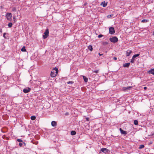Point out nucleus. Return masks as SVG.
I'll use <instances>...</instances> for the list:
<instances>
[{
  "mask_svg": "<svg viewBox=\"0 0 154 154\" xmlns=\"http://www.w3.org/2000/svg\"><path fill=\"white\" fill-rule=\"evenodd\" d=\"M58 70L57 68L55 67L54 69H53L52 70V71H51V77H54L56 76L57 74L58 73Z\"/></svg>",
  "mask_w": 154,
  "mask_h": 154,
  "instance_id": "nucleus-1",
  "label": "nucleus"
},
{
  "mask_svg": "<svg viewBox=\"0 0 154 154\" xmlns=\"http://www.w3.org/2000/svg\"><path fill=\"white\" fill-rule=\"evenodd\" d=\"M110 41L113 43H116L118 41V39L117 38L116 36H114L112 38H109Z\"/></svg>",
  "mask_w": 154,
  "mask_h": 154,
  "instance_id": "nucleus-2",
  "label": "nucleus"
},
{
  "mask_svg": "<svg viewBox=\"0 0 154 154\" xmlns=\"http://www.w3.org/2000/svg\"><path fill=\"white\" fill-rule=\"evenodd\" d=\"M49 30L47 29L44 32V35H43V37L44 39L46 38L49 35Z\"/></svg>",
  "mask_w": 154,
  "mask_h": 154,
  "instance_id": "nucleus-3",
  "label": "nucleus"
},
{
  "mask_svg": "<svg viewBox=\"0 0 154 154\" xmlns=\"http://www.w3.org/2000/svg\"><path fill=\"white\" fill-rule=\"evenodd\" d=\"M12 14L11 13H7L6 14L7 19L8 20H11V17Z\"/></svg>",
  "mask_w": 154,
  "mask_h": 154,
  "instance_id": "nucleus-4",
  "label": "nucleus"
},
{
  "mask_svg": "<svg viewBox=\"0 0 154 154\" xmlns=\"http://www.w3.org/2000/svg\"><path fill=\"white\" fill-rule=\"evenodd\" d=\"M115 33V30L114 28L110 27L109 28V33L110 34H112Z\"/></svg>",
  "mask_w": 154,
  "mask_h": 154,
  "instance_id": "nucleus-5",
  "label": "nucleus"
},
{
  "mask_svg": "<svg viewBox=\"0 0 154 154\" xmlns=\"http://www.w3.org/2000/svg\"><path fill=\"white\" fill-rule=\"evenodd\" d=\"M30 88L27 87L23 89V92L25 93H26L29 92L30 91Z\"/></svg>",
  "mask_w": 154,
  "mask_h": 154,
  "instance_id": "nucleus-6",
  "label": "nucleus"
},
{
  "mask_svg": "<svg viewBox=\"0 0 154 154\" xmlns=\"http://www.w3.org/2000/svg\"><path fill=\"white\" fill-rule=\"evenodd\" d=\"M100 150L105 153L106 154L108 152V149L106 148H102Z\"/></svg>",
  "mask_w": 154,
  "mask_h": 154,
  "instance_id": "nucleus-7",
  "label": "nucleus"
},
{
  "mask_svg": "<svg viewBox=\"0 0 154 154\" xmlns=\"http://www.w3.org/2000/svg\"><path fill=\"white\" fill-rule=\"evenodd\" d=\"M132 53V51L130 50H128L126 51V56H127V57L129 56H130V54H131Z\"/></svg>",
  "mask_w": 154,
  "mask_h": 154,
  "instance_id": "nucleus-8",
  "label": "nucleus"
},
{
  "mask_svg": "<svg viewBox=\"0 0 154 154\" xmlns=\"http://www.w3.org/2000/svg\"><path fill=\"white\" fill-rule=\"evenodd\" d=\"M107 3L105 1L102 2L100 4V5L102 6L103 7H106L107 6Z\"/></svg>",
  "mask_w": 154,
  "mask_h": 154,
  "instance_id": "nucleus-9",
  "label": "nucleus"
},
{
  "mask_svg": "<svg viewBox=\"0 0 154 154\" xmlns=\"http://www.w3.org/2000/svg\"><path fill=\"white\" fill-rule=\"evenodd\" d=\"M121 133L122 134H127L126 131H124L122 130L121 128L119 129Z\"/></svg>",
  "mask_w": 154,
  "mask_h": 154,
  "instance_id": "nucleus-10",
  "label": "nucleus"
},
{
  "mask_svg": "<svg viewBox=\"0 0 154 154\" xmlns=\"http://www.w3.org/2000/svg\"><path fill=\"white\" fill-rule=\"evenodd\" d=\"M51 125L53 127L56 126L57 125V122L55 121H53L51 122Z\"/></svg>",
  "mask_w": 154,
  "mask_h": 154,
  "instance_id": "nucleus-11",
  "label": "nucleus"
},
{
  "mask_svg": "<svg viewBox=\"0 0 154 154\" xmlns=\"http://www.w3.org/2000/svg\"><path fill=\"white\" fill-rule=\"evenodd\" d=\"M148 72L150 74L154 75V68L151 69L149 70L148 71Z\"/></svg>",
  "mask_w": 154,
  "mask_h": 154,
  "instance_id": "nucleus-12",
  "label": "nucleus"
},
{
  "mask_svg": "<svg viewBox=\"0 0 154 154\" xmlns=\"http://www.w3.org/2000/svg\"><path fill=\"white\" fill-rule=\"evenodd\" d=\"M132 87V86H129L127 87H125L123 88V90L125 91L126 90L129 89Z\"/></svg>",
  "mask_w": 154,
  "mask_h": 154,
  "instance_id": "nucleus-13",
  "label": "nucleus"
},
{
  "mask_svg": "<svg viewBox=\"0 0 154 154\" xmlns=\"http://www.w3.org/2000/svg\"><path fill=\"white\" fill-rule=\"evenodd\" d=\"M130 63H125L124 64L123 66L124 67H128L130 65Z\"/></svg>",
  "mask_w": 154,
  "mask_h": 154,
  "instance_id": "nucleus-14",
  "label": "nucleus"
},
{
  "mask_svg": "<svg viewBox=\"0 0 154 154\" xmlns=\"http://www.w3.org/2000/svg\"><path fill=\"white\" fill-rule=\"evenodd\" d=\"M140 55V54H135V55H134L133 57H132V58H135L136 57H138Z\"/></svg>",
  "mask_w": 154,
  "mask_h": 154,
  "instance_id": "nucleus-15",
  "label": "nucleus"
},
{
  "mask_svg": "<svg viewBox=\"0 0 154 154\" xmlns=\"http://www.w3.org/2000/svg\"><path fill=\"white\" fill-rule=\"evenodd\" d=\"M83 79L84 80V81L87 82H88V79L87 78L85 77V76H83Z\"/></svg>",
  "mask_w": 154,
  "mask_h": 154,
  "instance_id": "nucleus-16",
  "label": "nucleus"
},
{
  "mask_svg": "<svg viewBox=\"0 0 154 154\" xmlns=\"http://www.w3.org/2000/svg\"><path fill=\"white\" fill-rule=\"evenodd\" d=\"M88 49L90 51H92L93 48H92V46H91V45H89L88 47Z\"/></svg>",
  "mask_w": 154,
  "mask_h": 154,
  "instance_id": "nucleus-17",
  "label": "nucleus"
},
{
  "mask_svg": "<svg viewBox=\"0 0 154 154\" xmlns=\"http://www.w3.org/2000/svg\"><path fill=\"white\" fill-rule=\"evenodd\" d=\"M76 134V132L75 131H71V134L72 135H75Z\"/></svg>",
  "mask_w": 154,
  "mask_h": 154,
  "instance_id": "nucleus-18",
  "label": "nucleus"
},
{
  "mask_svg": "<svg viewBox=\"0 0 154 154\" xmlns=\"http://www.w3.org/2000/svg\"><path fill=\"white\" fill-rule=\"evenodd\" d=\"M21 51L23 52H25L26 51V49L25 47H23L21 49Z\"/></svg>",
  "mask_w": 154,
  "mask_h": 154,
  "instance_id": "nucleus-19",
  "label": "nucleus"
},
{
  "mask_svg": "<svg viewBox=\"0 0 154 154\" xmlns=\"http://www.w3.org/2000/svg\"><path fill=\"white\" fill-rule=\"evenodd\" d=\"M36 117L34 116H32L31 117V119L32 120H34L35 119Z\"/></svg>",
  "mask_w": 154,
  "mask_h": 154,
  "instance_id": "nucleus-20",
  "label": "nucleus"
},
{
  "mask_svg": "<svg viewBox=\"0 0 154 154\" xmlns=\"http://www.w3.org/2000/svg\"><path fill=\"white\" fill-rule=\"evenodd\" d=\"M144 147V146L143 145H141L140 146L139 149H141L143 148Z\"/></svg>",
  "mask_w": 154,
  "mask_h": 154,
  "instance_id": "nucleus-21",
  "label": "nucleus"
},
{
  "mask_svg": "<svg viewBox=\"0 0 154 154\" xmlns=\"http://www.w3.org/2000/svg\"><path fill=\"white\" fill-rule=\"evenodd\" d=\"M148 21V20L146 19H143L141 21V22L143 23H146Z\"/></svg>",
  "mask_w": 154,
  "mask_h": 154,
  "instance_id": "nucleus-22",
  "label": "nucleus"
},
{
  "mask_svg": "<svg viewBox=\"0 0 154 154\" xmlns=\"http://www.w3.org/2000/svg\"><path fill=\"white\" fill-rule=\"evenodd\" d=\"M8 26L10 28L12 26V23H8Z\"/></svg>",
  "mask_w": 154,
  "mask_h": 154,
  "instance_id": "nucleus-23",
  "label": "nucleus"
},
{
  "mask_svg": "<svg viewBox=\"0 0 154 154\" xmlns=\"http://www.w3.org/2000/svg\"><path fill=\"white\" fill-rule=\"evenodd\" d=\"M134 124L136 125H138V121L137 120H135L134 121Z\"/></svg>",
  "mask_w": 154,
  "mask_h": 154,
  "instance_id": "nucleus-24",
  "label": "nucleus"
},
{
  "mask_svg": "<svg viewBox=\"0 0 154 154\" xmlns=\"http://www.w3.org/2000/svg\"><path fill=\"white\" fill-rule=\"evenodd\" d=\"M113 14H110V15H108L107 16V17L108 18H110L111 17H112L113 16Z\"/></svg>",
  "mask_w": 154,
  "mask_h": 154,
  "instance_id": "nucleus-25",
  "label": "nucleus"
},
{
  "mask_svg": "<svg viewBox=\"0 0 154 154\" xmlns=\"http://www.w3.org/2000/svg\"><path fill=\"white\" fill-rule=\"evenodd\" d=\"M17 140L18 142H19L20 143L23 142V140H21V139H17Z\"/></svg>",
  "mask_w": 154,
  "mask_h": 154,
  "instance_id": "nucleus-26",
  "label": "nucleus"
},
{
  "mask_svg": "<svg viewBox=\"0 0 154 154\" xmlns=\"http://www.w3.org/2000/svg\"><path fill=\"white\" fill-rule=\"evenodd\" d=\"M108 44V43L107 42H103V45H106Z\"/></svg>",
  "mask_w": 154,
  "mask_h": 154,
  "instance_id": "nucleus-27",
  "label": "nucleus"
},
{
  "mask_svg": "<svg viewBox=\"0 0 154 154\" xmlns=\"http://www.w3.org/2000/svg\"><path fill=\"white\" fill-rule=\"evenodd\" d=\"M134 58H133L131 60V63H134Z\"/></svg>",
  "mask_w": 154,
  "mask_h": 154,
  "instance_id": "nucleus-28",
  "label": "nucleus"
},
{
  "mask_svg": "<svg viewBox=\"0 0 154 154\" xmlns=\"http://www.w3.org/2000/svg\"><path fill=\"white\" fill-rule=\"evenodd\" d=\"M12 11H13L15 12L16 11V9L15 8H13L12 9Z\"/></svg>",
  "mask_w": 154,
  "mask_h": 154,
  "instance_id": "nucleus-29",
  "label": "nucleus"
},
{
  "mask_svg": "<svg viewBox=\"0 0 154 154\" xmlns=\"http://www.w3.org/2000/svg\"><path fill=\"white\" fill-rule=\"evenodd\" d=\"M73 82L72 81H69L67 82V83L68 84H69V83L73 84Z\"/></svg>",
  "mask_w": 154,
  "mask_h": 154,
  "instance_id": "nucleus-30",
  "label": "nucleus"
},
{
  "mask_svg": "<svg viewBox=\"0 0 154 154\" xmlns=\"http://www.w3.org/2000/svg\"><path fill=\"white\" fill-rule=\"evenodd\" d=\"M103 35L101 34H100L98 35V37L99 38L102 37L103 36Z\"/></svg>",
  "mask_w": 154,
  "mask_h": 154,
  "instance_id": "nucleus-31",
  "label": "nucleus"
},
{
  "mask_svg": "<svg viewBox=\"0 0 154 154\" xmlns=\"http://www.w3.org/2000/svg\"><path fill=\"white\" fill-rule=\"evenodd\" d=\"M93 72H95L96 73H97L99 72V70H94V71Z\"/></svg>",
  "mask_w": 154,
  "mask_h": 154,
  "instance_id": "nucleus-32",
  "label": "nucleus"
},
{
  "mask_svg": "<svg viewBox=\"0 0 154 154\" xmlns=\"http://www.w3.org/2000/svg\"><path fill=\"white\" fill-rule=\"evenodd\" d=\"M19 145L20 146V147H21L23 145V144L22 143H19Z\"/></svg>",
  "mask_w": 154,
  "mask_h": 154,
  "instance_id": "nucleus-33",
  "label": "nucleus"
},
{
  "mask_svg": "<svg viewBox=\"0 0 154 154\" xmlns=\"http://www.w3.org/2000/svg\"><path fill=\"white\" fill-rule=\"evenodd\" d=\"M86 120L88 121H89V118H86Z\"/></svg>",
  "mask_w": 154,
  "mask_h": 154,
  "instance_id": "nucleus-34",
  "label": "nucleus"
},
{
  "mask_svg": "<svg viewBox=\"0 0 154 154\" xmlns=\"http://www.w3.org/2000/svg\"><path fill=\"white\" fill-rule=\"evenodd\" d=\"M113 59L114 60H117V58L116 57H114L113 58Z\"/></svg>",
  "mask_w": 154,
  "mask_h": 154,
  "instance_id": "nucleus-35",
  "label": "nucleus"
},
{
  "mask_svg": "<svg viewBox=\"0 0 154 154\" xmlns=\"http://www.w3.org/2000/svg\"><path fill=\"white\" fill-rule=\"evenodd\" d=\"M6 34V33H3V36L5 38V35Z\"/></svg>",
  "mask_w": 154,
  "mask_h": 154,
  "instance_id": "nucleus-36",
  "label": "nucleus"
},
{
  "mask_svg": "<svg viewBox=\"0 0 154 154\" xmlns=\"http://www.w3.org/2000/svg\"><path fill=\"white\" fill-rule=\"evenodd\" d=\"M147 87H144V88H143V89H144V90H146V89H147Z\"/></svg>",
  "mask_w": 154,
  "mask_h": 154,
  "instance_id": "nucleus-37",
  "label": "nucleus"
},
{
  "mask_svg": "<svg viewBox=\"0 0 154 154\" xmlns=\"http://www.w3.org/2000/svg\"><path fill=\"white\" fill-rule=\"evenodd\" d=\"M13 19L14 20V21L15 22V20H16V18H15V17H13Z\"/></svg>",
  "mask_w": 154,
  "mask_h": 154,
  "instance_id": "nucleus-38",
  "label": "nucleus"
},
{
  "mask_svg": "<svg viewBox=\"0 0 154 154\" xmlns=\"http://www.w3.org/2000/svg\"><path fill=\"white\" fill-rule=\"evenodd\" d=\"M69 115V113L68 112H67L66 113V114H65L66 115Z\"/></svg>",
  "mask_w": 154,
  "mask_h": 154,
  "instance_id": "nucleus-39",
  "label": "nucleus"
},
{
  "mask_svg": "<svg viewBox=\"0 0 154 154\" xmlns=\"http://www.w3.org/2000/svg\"><path fill=\"white\" fill-rule=\"evenodd\" d=\"M99 55L100 56H101L103 55V54H100V53H99Z\"/></svg>",
  "mask_w": 154,
  "mask_h": 154,
  "instance_id": "nucleus-40",
  "label": "nucleus"
},
{
  "mask_svg": "<svg viewBox=\"0 0 154 154\" xmlns=\"http://www.w3.org/2000/svg\"><path fill=\"white\" fill-rule=\"evenodd\" d=\"M2 29H0V32H2Z\"/></svg>",
  "mask_w": 154,
  "mask_h": 154,
  "instance_id": "nucleus-41",
  "label": "nucleus"
},
{
  "mask_svg": "<svg viewBox=\"0 0 154 154\" xmlns=\"http://www.w3.org/2000/svg\"><path fill=\"white\" fill-rule=\"evenodd\" d=\"M152 135H154V133L153 134H152Z\"/></svg>",
  "mask_w": 154,
  "mask_h": 154,
  "instance_id": "nucleus-42",
  "label": "nucleus"
},
{
  "mask_svg": "<svg viewBox=\"0 0 154 154\" xmlns=\"http://www.w3.org/2000/svg\"><path fill=\"white\" fill-rule=\"evenodd\" d=\"M153 35H154V32H153Z\"/></svg>",
  "mask_w": 154,
  "mask_h": 154,
  "instance_id": "nucleus-43",
  "label": "nucleus"
}]
</instances>
